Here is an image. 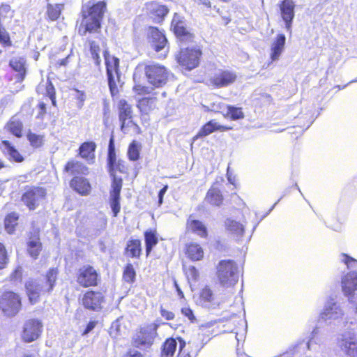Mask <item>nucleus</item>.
Returning <instances> with one entry per match:
<instances>
[{"label": "nucleus", "instance_id": "aec40b11", "mask_svg": "<svg viewBox=\"0 0 357 357\" xmlns=\"http://www.w3.org/2000/svg\"><path fill=\"white\" fill-rule=\"evenodd\" d=\"M25 289L30 304L38 303L43 289L42 284L36 280H30L26 282Z\"/></svg>", "mask_w": 357, "mask_h": 357}, {"label": "nucleus", "instance_id": "e2e57ef3", "mask_svg": "<svg viewBox=\"0 0 357 357\" xmlns=\"http://www.w3.org/2000/svg\"><path fill=\"white\" fill-rule=\"evenodd\" d=\"M168 188H169V186L167 184L163 185V187L159 190L158 192V206H160L162 203H163V198H164V196L165 195V193L167 192V191L168 190Z\"/></svg>", "mask_w": 357, "mask_h": 357}, {"label": "nucleus", "instance_id": "20e7f679", "mask_svg": "<svg viewBox=\"0 0 357 357\" xmlns=\"http://www.w3.org/2000/svg\"><path fill=\"white\" fill-rule=\"evenodd\" d=\"M216 276L222 287H233L238 282V267L234 260H220L216 266Z\"/></svg>", "mask_w": 357, "mask_h": 357}, {"label": "nucleus", "instance_id": "8fccbe9b", "mask_svg": "<svg viewBox=\"0 0 357 357\" xmlns=\"http://www.w3.org/2000/svg\"><path fill=\"white\" fill-rule=\"evenodd\" d=\"M121 319H116L114 321L109 329V333L113 338H116L118 336L121 335L122 326H121Z\"/></svg>", "mask_w": 357, "mask_h": 357}, {"label": "nucleus", "instance_id": "338daca9", "mask_svg": "<svg viewBox=\"0 0 357 357\" xmlns=\"http://www.w3.org/2000/svg\"><path fill=\"white\" fill-rule=\"evenodd\" d=\"M96 324H97L96 321H90L87 324V325L83 332V334L86 335V334L89 333L91 331H92L93 330V328L96 327Z\"/></svg>", "mask_w": 357, "mask_h": 357}, {"label": "nucleus", "instance_id": "6e6d98bb", "mask_svg": "<svg viewBox=\"0 0 357 357\" xmlns=\"http://www.w3.org/2000/svg\"><path fill=\"white\" fill-rule=\"evenodd\" d=\"M8 255L6 248L4 245L0 243V269H3L5 268L6 264L8 263Z\"/></svg>", "mask_w": 357, "mask_h": 357}, {"label": "nucleus", "instance_id": "ea45409f", "mask_svg": "<svg viewBox=\"0 0 357 357\" xmlns=\"http://www.w3.org/2000/svg\"><path fill=\"white\" fill-rule=\"evenodd\" d=\"M96 149V144L94 142H85L79 148V155L83 158H88L91 154L93 155Z\"/></svg>", "mask_w": 357, "mask_h": 357}, {"label": "nucleus", "instance_id": "c9c22d12", "mask_svg": "<svg viewBox=\"0 0 357 357\" xmlns=\"http://www.w3.org/2000/svg\"><path fill=\"white\" fill-rule=\"evenodd\" d=\"M26 139L31 146L35 149L41 148L45 143V135L36 134L29 130L26 132Z\"/></svg>", "mask_w": 357, "mask_h": 357}, {"label": "nucleus", "instance_id": "9b49d317", "mask_svg": "<svg viewBox=\"0 0 357 357\" xmlns=\"http://www.w3.org/2000/svg\"><path fill=\"white\" fill-rule=\"evenodd\" d=\"M237 74L234 70L218 69L210 78L211 84L215 88L227 87L235 82Z\"/></svg>", "mask_w": 357, "mask_h": 357}, {"label": "nucleus", "instance_id": "7c9ffc66", "mask_svg": "<svg viewBox=\"0 0 357 357\" xmlns=\"http://www.w3.org/2000/svg\"><path fill=\"white\" fill-rule=\"evenodd\" d=\"M222 201L223 197L220 190L217 187H211L206 193L205 202L211 205L220 206Z\"/></svg>", "mask_w": 357, "mask_h": 357}, {"label": "nucleus", "instance_id": "f8f14e48", "mask_svg": "<svg viewBox=\"0 0 357 357\" xmlns=\"http://www.w3.org/2000/svg\"><path fill=\"white\" fill-rule=\"evenodd\" d=\"M296 4L293 0H282L279 3L281 18L284 22L285 29L289 34L292 33V24L295 17Z\"/></svg>", "mask_w": 357, "mask_h": 357}, {"label": "nucleus", "instance_id": "39448f33", "mask_svg": "<svg viewBox=\"0 0 357 357\" xmlns=\"http://www.w3.org/2000/svg\"><path fill=\"white\" fill-rule=\"evenodd\" d=\"M202 55V50L199 47H188L181 49L176 55V60L185 69L191 70L199 66Z\"/></svg>", "mask_w": 357, "mask_h": 357}, {"label": "nucleus", "instance_id": "4d7b16f0", "mask_svg": "<svg viewBox=\"0 0 357 357\" xmlns=\"http://www.w3.org/2000/svg\"><path fill=\"white\" fill-rule=\"evenodd\" d=\"M13 11L8 5H1L0 6V17L1 20L13 17Z\"/></svg>", "mask_w": 357, "mask_h": 357}, {"label": "nucleus", "instance_id": "de8ad7c7", "mask_svg": "<svg viewBox=\"0 0 357 357\" xmlns=\"http://www.w3.org/2000/svg\"><path fill=\"white\" fill-rule=\"evenodd\" d=\"M107 83L111 95L112 96H114L119 93L117 84H121L123 83L121 81V73H116V75L113 74V83H110L109 79H107Z\"/></svg>", "mask_w": 357, "mask_h": 357}, {"label": "nucleus", "instance_id": "5fc2aeb1", "mask_svg": "<svg viewBox=\"0 0 357 357\" xmlns=\"http://www.w3.org/2000/svg\"><path fill=\"white\" fill-rule=\"evenodd\" d=\"M181 314L187 317L190 323L195 324L197 323V320L196 317L194 314L193 310L189 307H182L181 310Z\"/></svg>", "mask_w": 357, "mask_h": 357}, {"label": "nucleus", "instance_id": "a18cd8bd", "mask_svg": "<svg viewBox=\"0 0 357 357\" xmlns=\"http://www.w3.org/2000/svg\"><path fill=\"white\" fill-rule=\"evenodd\" d=\"M123 278L127 283L132 284L135 282L136 278V271L132 264L128 263L126 265L123 273Z\"/></svg>", "mask_w": 357, "mask_h": 357}, {"label": "nucleus", "instance_id": "5701e85b", "mask_svg": "<svg viewBox=\"0 0 357 357\" xmlns=\"http://www.w3.org/2000/svg\"><path fill=\"white\" fill-rule=\"evenodd\" d=\"M225 227L227 231L237 240H240L243 236L245 225L240 222L228 218L225 221Z\"/></svg>", "mask_w": 357, "mask_h": 357}, {"label": "nucleus", "instance_id": "9d476101", "mask_svg": "<svg viewBox=\"0 0 357 357\" xmlns=\"http://www.w3.org/2000/svg\"><path fill=\"white\" fill-rule=\"evenodd\" d=\"M24 204L30 211L35 210L46 196V190L42 187L24 188Z\"/></svg>", "mask_w": 357, "mask_h": 357}, {"label": "nucleus", "instance_id": "dca6fc26", "mask_svg": "<svg viewBox=\"0 0 357 357\" xmlns=\"http://www.w3.org/2000/svg\"><path fill=\"white\" fill-rule=\"evenodd\" d=\"M43 331V324L38 319H31L24 325V342H31L37 340Z\"/></svg>", "mask_w": 357, "mask_h": 357}, {"label": "nucleus", "instance_id": "0eeeda50", "mask_svg": "<svg viewBox=\"0 0 357 357\" xmlns=\"http://www.w3.org/2000/svg\"><path fill=\"white\" fill-rule=\"evenodd\" d=\"M20 305L19 296L13 291H6L0 296V308L7 317L15 316L19 312Z\"/></svg>", "mask_w": 357, "mask_h": 357}, {"label": "nucleus", "instance_id": "49530a36", "mask_svg": "<svg viewBox=\"0 0 357 357\" xmlns=\"http://www.w3.org/2000/svg\"><path fill=\"white\" fill-rule=\"evenodd\" d=\"M340 262L344 264L347 269L357 268V259L349 255L348 254L342 252L338 256Z\"/></svg>", "mask_w": 357, "mask_h": 357}, {"label": "nucleus", "instance_id": "69168bd1", "mask_svg": "<svg viewBox=\"0 0 357 357\" xmlns=\"http://www.w3.org/2000/svg\"><path fill=\"white\" fill-rule=\"evenodd\" d=\"M160 312L161 316L166 320L170 321L174 319V314L171 311L166 310L162 307H160Z\"/></svg>", "mask_w": 357, "mask_h": 357}, {"label": "nucleus", "instance_id": "ddd939ff", "mask_svg": "<svg viewBox=\"0 0 357 357\" xmlns=\"http://www.w3.org/2000/svg\"><path fill=\"white\" fill-rule=\"evenodd\" d=\"M104 302L105 296L102 293L93 290L87 291L82 298V305L86 309L94 312L100 311Z\"/></svg>", "mask_w": 357, "mask_h": 357}, {"label": "nucleus", "instance_id": "3c124183", "mask_svg": "<svg viewBox=\"0 0 357 357\" xmlns=\"http://www.w3.org/2000/svg\"><path fill=\"white\" fill-rule=\"evenodd\" d=\"M227 106V105L218 102H211L209 105H204L203 107L206 112L211 111L214 112H221L225 114Z\"/></svg>", "mask_w": 357, "mask_h": 357}, {"label": "nucleus", "instance_id": "a878e982", "mask_svg": "<svg viewBox=\"0 0 357 357\" xmlns=\"http://www.w3.org/2000/svg\"><path fill=\"white\" fill-rule=\"evenodd\" d=\"M285 44V35L283 33L278 34L271 45V59L272 61H276L279 59L284 51Z\"/></svg>", "mask_w": 357, "mask_h": 357}, {"label": "nucleus", "instance_id": "bf43d9fd", "mask_svg": "<svg viewBox=\"0 0 357 357\" xmlns=\"http://www.w3.org/2000/svg\"><path fill=\"white\" fill-rule=\"evenodd\" d=\"M10 67L15 71L18 72L21 75L22 70V62L21 58H15L10 61Z\"/></svg>", "mask_w": 357, "mask_h": 357}, {"label": "nucleus", "instance_id": "09e8293b", "mask_svg": "<svg viewBox=\"0 0 357 357\" xmlns=\"http://www.w3.org/2000/svg\"><path fill=\"white\" fill-rule=\"evenodd\" d=\"M89 46L91 58L94 61L95 64L96 66H99L101 62V59L99 55L100 48L95 41L89 42Z\"/></svg>", "mask_w": 357, "mask_h": 357}, {"label": "nucleus", "instance_id": "2eb2a0df", "mask_svg": "<svg viewBox=\"0 0 357 357\" xmlns=\"http://www.w3.org/2000/svg\"><path fill=\"white\" fill-rule=\"evenodd\" d=\"M318 328L315 327L311 332L309 336V340L307 341H300L295 346L294 351V354H301V352H303V355H305V357H312V356L310 354H307V352H318L319 346L318 345L317 342L315 340L316 337L318 335Z\"/></svg>", "mask_w": 357, "mask_h": 357}, {"label": "nucleus", "instance_id": "c85d7f7f", "mask_svg": "<svg viewBox=\"0 0 357 357\" xmlns=\"http://www.w3.org/2000/svg\"><path fill=\"white\" fill-rule=\"evenodd\" d=\"M142 242L139 239H130L126 243L124 255L130 258H139L142 255Z\"/></svg>", "mask_w": 357, "mask_h": 357}, {"label": "nucleus", "instance_id": "f257e3e1", "mask_svg": "<svg viewBox=\"0 0 357 357\" xmlns=\"http://www.w3.org/2000/svg\"><path fill=\"white\" fill-rule=\"evenodd\" d=\"M107 168L112 177L111 188L109 190V204L114 217H116L121 211V192L123 185V179L118 177L117 172L125 173L126 167L124 161L117 159L115 148V139L113 132L111 133L107 153Z\"/></svg>", "mask_w": 357, "mask_h": 357}, {"label": "nucleus", "instance_id": "473e14b6", "mask_svg": "<svg viewBox=\"0 0 357 357\" xmlns=\"http://www.w3.org/2000/svg\"><path fill=\"white\" fill-rule=\"evenodd\" d=\"M132 118V107L126 100H121L119 102V121H127Z\"/></svg>", "mask_w": 357, "mask_h": 357}, {"label": "nucleus", "instance_id": "c756f323", "mask_svg": "<svg viewBox=\"0 0 357 357\" xmlns=\"http://www.w3.org/2000/svg\"><path fill=\"white\" fill-rule=\"evenodd\" d=\"M144 236L146 255L148 257L158 243V234L155 230L149 229L144 231Z\"/></svg>", "mask_w": 357, "mask_h": 357}, {"label": "nucleus", "instance_id": "423d86ee", "mask_svg": "<svg viewBox=\"0 0 357 357\" xmlns=\"http://www.w3.org/2000/svg\"><path fill=\"white\" fill-rule=\"evenodd\" d=\"M158 328V325L155 323L141 327L132 337L133 345L142 349L149 348L157 335Z\"/></svg>", "mask_w": 357, "mask_h": 357}, {"label": "nucleus", "instance_id": "f704fd0d", "mask_svg": "<svg viewBox=\"0 0 357 357\" xmlns=\"http://www.w3.org/2000/svg\"><path fill=\"white\" fill-rule=\"evenodd\" d=\"M177 347L176 339H167L162 346L161 357H173Z\"/></svg>", "mask_w": 357, "mask_h": 357}, {"label": "nucleus", "instance_id": "f3484780", "mask_svg": "<svg viewBox=\"0 0 357 357\" xmlns=\"http://www.w3.org/2000/svg\"><path fill=\"white\" fill-rule=\"evenodd\" d=\"M149 39L151 46L157 52L164 50L167 43V40L164 33L158 28L153 26H151L149 29Z\"/></svg>", "mask_w": 357, "mask_h": 357}, {"label": "nucleus", "instance_id": "13d9d810", "mask_svg": "<svg viewBox=\"0 0 357 357\" xmlns=\"http://www.w3.org/2000/svg\"><path fill=\"white\" fill-rule=\"evenodd\" d=\"M121 123V130L124 133L127 134L130 128L133 127L136 123H135L132 119H128L127 121H123L120 122Z\"/></svg>", "mask_w": 357, "mask_h": 357}, {"label": "nucleus", "instance_id": "052dcab7", "mask_svg": "<svg viewBox=\"0 0 357 357\" xmlns=\"http://www.w3.org/2000/svg\"><path fill=\"white\" fill-rule=\"evenodd\" d=\"M38 112L36 115V119L40 121L44 119L45 115L47 112V105L43 102H40L38 104Z\"/></svg>", "mask_w": 357, "mask_h": 357}, {"label": "nucleus", "instance_id": "4be33fe9", "mask_svg": "<svg viewBox=\"0 0 357 357\" xmlns=\"http://www.w3.org/2000/svg\"><path fill=\"white\" fill-rule=\"evenodd\" d=\"M150 17L156 23H160L169 12L167 6L157 2H151L147 6Z\"/></svg>", "mask_w": 357, "mask_h": 357}, {"label": "nucleus", "instance_id": "7ed1b4c3", "mask_svg": "<svg viewBox=\"0 0 357 357\" xmlns=\"http://www.w3.org/2000/svg\"><path fill=\"white\" fill-rule=\"evenodd\" d=\"M344 312L335 298L330 296L324 303V307L319 313V319L335 328L341 326L344 323Z\"/></svg>", "mask_w": 357, "mask_h": 357}, {"label": "nucleus", "instance_id": "f03ea898", "mask_svg": "<svg viewBox=\"0 0 357 357\" xmlns=\"http://www.w3.org/2000/svg\"><path fill=\"white\" fill-rule=\"evenodd\" d=\"M107 4L105 1H100L91 4L89 1L82 6V20L78 32L81 36L86 33H97L101 29V23L106 10Z\"/></svg>", "mask_w": 357, "mask_h": 357}, {"label": "nucleus", "instance_id": "393cba45", "mask_svg": "<svg viewBox=\"0 0 357 357\" xmlns=\"http://www.w3.org/2000/svg\"><path fill=\"white\" fill-rule=\"evenodd\" d=\"M27 253L33 259H37L42 251L43 245L40 242L38 232L30 237L26 243Z\"/></svg>", "mask_w": 357, "mask_h": 357}, {"label": "nucleus", "instance_id": "412c9836", "mask_svg": "<svg viewBox=\"0 0 357 357\" xmlns=\"http://www.w3.org/2000/svg\"><path fill=\"white\" fill-rule=\"evenodd\" d=\"M104 58L106 66L107 78L110 83H113V74L120 73L119 59L114 56H110L107 50L104 52Z\"/></svg>", "mask_w": 357, "mask_h": 357}, {"label": "nucleus", "instance_id": "2f4dec72", "mask_svg": "<svg viewBox=\"0 0 357 357\" xmlns=\"http://www.w3.org/2000/svg\"><path fill=\"white\" fill-rule=\"evenodd\" d=\"M22 125V115L17 114L14 115L8 123L7 129L17 137H21Z\"/></svg>", "mask_w": 357, "mask_h": 357}, {"label": "nucleus", "instance_id": "6ab92c4d", "mask_svg": "<svg viewBox=\"0 0 357 357\" xmlns=\"http://www.w3.org/2000/svg\"><path fill=\"white\" fill-rule=\"evenodd\" d=\"M229 130H231V127L220 125L215 120H211L200 128L197 134L193 137L192 140L195 142L199 138L206 137L217 130L227 131Z\"/></svg>", "mask_w": 357, "mask_h": 357}, {"label": "nucleus", "instance_id": "774afa93", "mask_svg": "<svg viewBox=\"0 0 357 357\" xmlns=\"http://www.w3.org/2000/svg\"><path fill=\"white\" fill-rule=\"evenodd\" d=\"M125 357H144V356L137 350L130 349L125 355Z\"/></svg>", "mask_w": 357, "mask_h": 357}, {"label": "nucleus", "instance_id": "680f3d73", "mask_svg": "<svg viewBox=\"0 0 357 357\" xmlns=\"http://www.w3.org/2000/svg\"><path fill=\"white\" fill-rule=\"evenodd\" d=\"M46 95L48 98L56 96L54 86L53 85L52 82L49 79H47L46 85Z\"/></svg>", "mask_w": 357, "mask_h": 357}, {"label": "nucleus", "instance_id": "b1692460", "mask_svg": "<svg viewBox=\"0 0 357 357\" xmlns=\"http://www.w3.org/2000/svg\"><path fill=\"white\" fill-rule=\"evenodd\" d=\"M70 186L81 195H88L91 192V184L82 176H75L70 182Z\"/></svg>", "mask_w": 357, "mask_h": 357}, {"label": "nucleus", "instance_id": "37998d69", "mask_svg": "<svg viewBox=\"0 0 357 357\" xmlns=\"http://www.w3.org/2000/svg\"><path fill=\"white\" fill-rule=\"evenodd\" d=\"M59 270L57 268H50L46 273V283L49 286L47 291L51 292L56 284Z\"/></svg>", "mask_w": 357, "mask_h": 357}, {"label": "nucleus", "instance_id": "bb28decb", "mask_svg": "<svg viewBox=\"0 0 357 357\" xmlns=\"http://www.w3.org/2000/svg\"><path fill=\"white\" fill-rule=\"evenodd\" d=\"M172 27L175 35L182 39H188L190 38V33L185 27V23L180 18L176 13L174 15L172 21Z\"/></svg>", "mask_w": 357, "mask_h": 357}, {"label": "nucleus", "instance_id": "58836bf2", "mask_svg": "<svg viewBox=\"0 0 357 357\" xmlns=\"http://www.w3.org/2000/svg\"><path fill=\"white\" fill-rule=\"evenodd\" d=\"M200 301L204 307H209L214 300V294L208 286H205L200 291Z\"/></svg>", "mask_w": 357, "mask_h": 357}, {"label": "nucleus", "instance_id": "e433bc0d", "mask_svg": "<svg viewBox=\"0 0 357 357\" xmlns=\"http://www.w3.org/2000/svg\"><path fill=\"white\" fill-rule=\"evenodd\" d=\"M0 147L5 154L8 155L16 162H21L22 158L20 153L8 141L3 140Z\"/></svg>", "mask_w": 357, "mask_h": 357}, {"label": "nucleus", "instance_id": "4c0bfd02", "mask_svg": "<svg viewBox=\"0 0 357 357\" xmlns=\"http://www.w3.org/2000/svg\"><path fill=\"white\" fill-rule=\"evenodd\" d=\"M224 115L233 121H237L244 118V114L242 111V108L233 105H227L226 107Z\"/></svg>", "mask_w": 357, "mask_h": 357}, {"label": "nucleus", "instance_id": "0e129e2a", "mask_svg": "<svg viewBox=\"0 0 357 357\" xmlns=\"http://www.w3.org/2000/svg\"><path fill=\"white\" fill-rule=\"evenodd\" d=\"M76 98L78 100L77 106L78 107L81 108L83 106L84 102L86 100V95L85 93L82 91L76 89Z\"/></svg>", "mask_w": 357, "mask_h": 357}, {"label": "nucleus", "instance_id": "a211bd4d", "mask_svg": "<svg viewBox=\"0 0 357 357\" xmlns=\"http://www.w3.org/2000/svg\"><path fill=\"white\" fill-rule=\"evenodd\" d=\"M342 289L344 294L349 297L353 296L357 290V271H350L342 278Z\"/></svg>", "mask_w": 357, "mask_h": 357}, {"label": "nucleus", "instance_id": "1a4fd4ad", "mask_svg": "<svg viewBox=\"0 0 357 357\" xmlns=\"http://www.w3.org/2000/svg\"><path fill=\"white\" fill-rule=\"evenodd\" d=\"M99 274L91 265H84L80 267L77 273V282L83 287L98 285Z\"/></svg>", "mask_w": 357, "mask_h": 357}, {"label": "nucleus", "instance_id": "cd10ccee", "mask_svg": "<svg viewBox=\"0 0 357 357\" xmlns=\"http://www.w3.org/2000/svg\"><path fill=\"white\" fill-rule=\"evenodd\" d=\"M187 225L191 231L201 238H206L208 229L205 224L199 220L192 219L190 215L187 220Z\"/></svg>", "mask_w": 357, "mask_h": 357}, {"label": "nucleus", "instance_id": "603ef678", "mask_svg": "<svg viewBox=\"0 0 357 357\" xmlns=\"http://www.w3.org/2000/svg\"><path fill=\"white\" fill-rule=\"evenodd\" d=\"M82 167V164L79 162L69 161L64 167V171L73 175L77 173Z\"/></svg>", "mask_w": 357, "mask_h": 357}, {"label": "nucleus", "instance_id": "79ce46f5", "mask_svg": "<svg viewBox=\"0 0 357 357\" xmlns=\"http://www.w3.org/2000/svg\"><path fill=\"white\" fill-rule=\"evenodd\" d=\"M141 144L137 141H132L128 149V157L131 161H137L139 158Z\"/></svg>", "mask_w": 357, "mask_h": 357}, {"label": "nucleus", "instance_id": "6e6552de", "mask_svg": "<svg viewBox=\"0 0 357 357\" xmlns=\"http://www.w3.org/2000/svg\"><path fill=\"white\" fill-rule=\"evenodd\" d=\"M145 74L149 82L155 87H160L167 80L166 68L158 64H150L145 68Z\"/></svg>", "mask_w": 357, "mask_h": 357}, {"label": "nucleus", "instance_id": "864d4df0", "mask_svg": "<svg viewBox=\"0 0 357 357\" xmlns=\"http://www.w3.org/2000/svg\"><path fill=\"white\" fill-rule=\"evenodd\" d=\"M185 274L188 280L193 282H197L199 276L198 270L194 266H190L185 271Z\"/></svg>", "mask_w": 357, "mask_h": 357}, {"label": "nucleus", "instance_id": "4468645a", "mask_svg": "<svg viewBox=\"0 0 357 357\" xmlns=\"http://www.w3.org/2000/svg\"><path fill=\"white\" fill-rule=\"evenodd\" d=\"M337 344L349 356L352 357L357 354V342L354 333L341 334L337 339Z\"/></svg>", "mask_w": 357, "mask_h": 357}, {"label": "nucleus", "instance_id": "72a5a7b5", "mask_svg": "<svg viewBox=\"0 0 357 357\" xmlns=\"http://www.w3.org/2000/svg\"><path fill=\"white\" fill-rule=\"evenodd\" d=\"M186 255L192 261H199L204 257V251L199 244L190 243L187 246Z\"/></svg>", "mask_w": 357, "mask_h": 357}, {"label": "nucleus", "instance_id": "c03bdc74", "mask_svg": "<svg viewBox=\"0 0 357 357\" xmlns=\"http://www.w3.org/2000/svg\"><path fill=\"white\" fill-rule=\"evenodd\" d=\"M63 8V4H51L48 3L47 6V14L48 17L52 21L56 20L61 13V10Z\"/></svg>", "mask_w": 357, "mask_h": 357}, {"label": "nucleus", "instance_id": "a19ab883", "mask_svg": "<svg viewBox=\"0 0 357 357\" xmlns=\"http://www.w3.org/2000/svg\"><path fill=\"white\" fill-rule=\"evenodd\" d=\"M19 219V215L15 213H9L5 218L4 225L5 229L6 231L11 234L15 231V226L17 225V221Z\"/></svg>", "mask_w": 357, "mask_h": 357}]
</instances>
